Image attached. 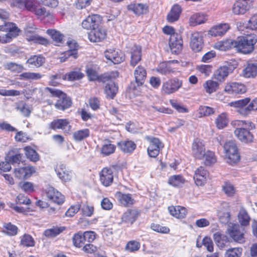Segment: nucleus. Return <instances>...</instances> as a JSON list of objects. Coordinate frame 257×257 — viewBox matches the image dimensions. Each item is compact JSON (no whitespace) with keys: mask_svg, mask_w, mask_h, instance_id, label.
I'll use <instances>...</instances> for the list:
<instances>
[{"mask_svg":"<svg viewBox=\"0 0 257 257\" xmlns=\"http://www.w3.org/2000/svg\"><path fill=\"white\" fill-rule=\"evenodd\" d=\"M237 27L239 31L244 36L238 37L236 40H227L221 41L215 44V47L221 51H226L232 48H235L237 51L243 54H248L254 49V45L257 42L255 35L246 34L244 29L247 28L246 24L243 22L237 23Z\"/></svg>","mask_w":257,"mask_h":257,"instance_id":"f257e3e1","label":"nucleus"},{"mask_svg":"<svg viewBox=\"0 0 257 257\" xmlns=\"http://www.w3.org/2000/svg\"><path fill=\"white\" fill-rule=\"evenodd\" d=\"M231 124L236 128L234 134L238 140L244 143L253 142V136L249 130L255 128L254 123L250 121L236 120Z\"/></svg>","mask_w":257,"mask_h":257,"instance_id":"f03ea898","label":"nucleus"},{"mask_svg":"<svg viewBox=\"0 0 257 257\" xmlns=\"http://www.w3.org/2000/svg\"><path fill=\"white\" fill-rule=\"evenodd\" d=\"M20 29L13 23L8 22L0 26V43L6 44L19 35Z\"/></svg>","mask_w":257,"mask_h":257,"instance_id":"7ed1b4c3","label":"nucleus"},{"mask_svg":"<svg viewBox=\"0 0 257 257\" xmlns=\"http://www.w3.org/2000/svg\"><path fill=\"white\" fill-rule=\"evenodd\" d=\"M46 90L50 92L52 96L58 97V99L55 104L57 108L64 110L71 106V101L65 93L56 88L47 87Z\"/></svg>","mask_w":257,"mask_h":257,"instance_id":"20e7f679","label":"nucleus"},{"mask_svg":"<svg viewBox=\"0 0 257 257\" xmlns=\"http://www.w3.org/2000/svg\"><path fill=\"white\" fill-rule=\"evenodd\" d=\"M226 162L230 165L237 163L240 159L237 148L233 141H229L223 146Z\"/></svg>","mask_w":257,"mask_h":257,"instance_id":"39448f33","label":"nucleus"},{"mask_svg":"<svg viewBox=\"0 0 257 257\" xmlns=\"http://www.w3.org/2000/svg\"><path fill=\"white\" fill-rule=\"evenodd\" d=\"M226 233L235 242L242 243L245 241L244 230L237 224L230 223Z\"/></svg>","mask_w":257,"mask_h":257,"instance_id":"423d86ee","label":"nucleus"},{"mask_svg":"<svg viewBox=\"0 0 257 257\" xmlns=\"http://www.w3.org/2000/svg\"><path fill=\"white\" fill-rule=\"evenodd\" d=\"M182 86V80L175 78L169 79L163 83L162 92L165 94H172L181 88Z\"/></svg>","mask_w":257,"mask_h":257,"instance_id":"0eeeda50","label":"nucleus"},{"mask_svg":"<svg viewBox=\"0 0 257 257\" xmlns=\"http://www.w3.org/2000/svg\"><path fill=\"white\" fill-rule=\"evenodd\" d=\"M252 0H238L233 5L232 12L235 15H243L253 6Z\"/></svg>","mask_w":257,"mask_h":257,"instance_id":"6e6552de","label":"nucleus"},{"mask_svg":"<svg viewBox=\"0 0 257 257\" xmlns=\"http://www.w3.org/2000/svg\"><path fill=\"white\" fill-rule=\"evenodd\" d=\"M146 139L150 143L148 148V155L151 157H156L159 153L160 149L164 147L162 143L158 138L146 137Z\"/></svg>","mask_w":257,"mask_h":257,"instance_id":"1a4fd4ad","label":"nucleus"},{"mask_svg":"<svg viewBox=\"0 0 257 257\" xmlns=\"http://www.w3.org/2000/svg\"><path fill=\"white\" fill-rule=\"evenodd\" d=\"M105 58L114 64H119L124 60V55L118 50L109 49L104 52Z\"/></svg>","mask_w":257,"mask_h":257,"instance_id":"9d476101","label":"nucleus"},{"mask_svg":"<svg viewBox=\"0 0 257 257\" xmlns=\"http://www.w3.org/2000/svg\"><path fill=\"white\" fill-rule=\"evenodd\" d=\"M101 21V18L99 15L89 16L82 22V26L86 30H92L100 26Z\"/></svg>","mask_w":257,"mask_h":257,"instance_id":"9b49d317","label":"nucleus"},{"mask_svg":"<svg viewBox=\"0 0 257 257\" xmlns=\"http://www.w3.org/2000/svg\"><path fill=\"white\" fill-rule=\"evenodd\" d=\"M203 34L199 32H193L190 37V47L195 52H199L203 46Z\"/></svg>","mask_w":257,"mask_h":257,"instance_id":"f8f14e48","label":"nucleus"},{"mask_svg":"<svg viewBox=\"0 0 257 257\" xmlns=\"http://www.w3.org/2000/svg\"><path fill=\"white\" fill-rule=\"evenodd\" d=\"M169 47L173 54H178L181 52L183 41L179 34H174L170 37Z\"/></svg>","mask_w":257,"mask_h":257,"instance_id":"ddd939ff","label":"nucleus"},{"mask_svg":"<svg viewBox=\"0 0 257 257\" xmlns=\"http://www.w3.org/2000/svg\"><path fill=\"white\" fill-rule=\"evenodd\" d=\"M224 90L229 94H237L245 92L246 89L245 86L241 83L230 82L225 85Z\"/></svg>","mask_w":257,"mask_h":257,"instance_id":"4468645a","label":"nucleus"},{"mask_svg":"<svg viewBox=\"0 0 257 257\" xmlns=\"http://www.w3.org/2000/svg\"><path fill=\"white\" fill-rule=\"evenodd\" d=\"M35 172V168L31 166H25L14 170V175L19 179H27Z\"/></svg>","mask_w":257,"mask_h":257,"instance_id":"2eb2a0df","label":"nucleus"},{"mask_svg":"<svg viewBox=\"0 0 257 257\" xmlns=\"http://www.w3.org/2000/svg\"><path fill=\"white\" fill-rule=\"evenodd\" d=\"M46 193L47 198L52 202L60 204L64 201V196L51 186L47 188Z\"/></svg>","mask_w":257,"mask_h":257,"instance_id":"dca6fc26","label":"nucleus"},{"mask_svg":"<svg viewBox=\"0 0 257 257\" xmlns=\"http://www.w3.org/2000/svg\"><path fill=\"white\" fill-rule=\"evenodd\" d=\"M106 37V30L99 26L91 30L88 34L89 40L93 42H100L105 39Z\"/></svg>","mask_w":257,"mask_h":257,"instance_id":"f3484780","label":"nucleus"},{"mask_svg":"<svg viewBox=\"0 0 257 257\" xmlns=\"http://www.w3.org/2000/svg\"><path fill=\"white\" fill-rule=\"evenodd\" d=\"M192 154L196 158L201 159L206 152L203 142L198 139L194 140L192 145Z\"/></svg>","mask_w":257,"mask_h":257,"instance_id":"a211bd4d","label":"nucleus"},{"mask_svg":"<svg viewBox=\"0 0 257 257\" xmlns=\"http://www.w3.org/2000/svg\"><path fill=\"white\" fill-rule=\"evenodd\" d=\"M100 181L104 186H110L113 180V172L109 168H104L99 174Z\"/></svg>","mask_w":257,"mask_h":257,"instance_id":"6ab92c4d","label":"nucleus"},{"mask_svg":"<svg viewBox=\"0 0 257 257\" xmlns=\"http://www.w3.org/2000/svg\"><path fill=\"white\" fill-rule=\"evenodd\" d=\"M208 176V172L204 168L200 166L195 171L194 180L197 186L204 185L207 177Z\"/></svg>","mask_w":257,"mask_h":257,"instance_id":"aec40b11","label":"nucleus"},{"mask_svg":"<svg viewBox=\"0 0 257 257\" xmlns=\"http://www.w3.org/2000/svg\"><path fill=\"white\" fill-rule=\"evenodd\" d=\"M131 55V65L135 66L141 60L142 58L141 48L137 45H134L130 49Z\"/></svg>","mask_w":257,"mask_h":257,"instance_id":"412c9836","label":"nucleus"},{"mask_svg":"<svg viewBox=\"0 0 257 257\" xmlns=\"http://www.w3.org/2000/svg\"><path fill=\"white\" fill-rule=\"evenodd\" d=\"M230 29L228 24H220L212 27L208 32V34L212 36H221L224 35Z\"/></svg>","mask_w":257,"mask_h":257,"instance_id":"4be33fe9","label":"nucleus"},{"mask_svg":"<svg viewBox=\"0 0 257 257\" xmlns=\"http://www.w3.org/2000/svg\"><path fill=\"white\" fill-rule=\"evenodd\" d=\"M51 127L53 130L61 129L65 132L69 133L71 131V126L66 119H58L51 123Z\"/></svg>","mask_w":257,"mask_h":257,"instance_id":"5701e85b","label":"nucleus"},{"mask_svg":"<svg viewBox=\"0 0 257 257\" xmlns=\"http://www.w3.org/2000/svg\"><path fill=\"white\" fill-rule=\"evenodd\" d=\"M135 82L137 86L143 85L147 76V72L144 67L138 66L134 71Z\"/></svg>","mask_w":257,"mask_h":257,"instance_id":"b1692460","label":"nucleus"},{"mask_svg":"<svg viewBox=\"0 0 257 257\" xmlns=\"http://www.w3.org/2000/svg\"><path fill=\"white\" fill-rule=\"evenodd\" d=\"M115 196L119 203L124 206H130L134 203V199L130 194H124L118 192L115 194Z\"/></svg>","mask_w":257,"mask_h":257,"instance_id":"393cba45","label":"nucleus"},{"mask_svg":"<svg viewBox=\"0 0 257 257\" xmlns=\"http://www.w3.org/2000/svg\"><path fill=\"white\" fill-rule=\"evenodd\" d=\"M207 20V16L203 13H196L189 18V23L191 26H196L205 23Z\"/></svg>","mask_w":257,"mask_h":257,"instance_id":"a878e982","label":"nucleus"},{"mask_svg":"<svg viewBox=\"0 0 257 257\" xmlns=\"http://www.w3.org/2000/svg\"><path fill=\"white\" fill-rule=\"evenodd\" d=\"M170 213L177 218H183L187 214L186 209L180 206L168 207Z\"/></svg>","mask_w":257,"mask_h":257,"instance_id":"bb28decb","label":"nucleus"},{"mask_svg":"<svg viewBox=\"0 0 257 257\" xmlns=\"http://www.w3.org/2000/svg\"><path fill=\"white\" fill-rule=\"evenodd\" d=\"M181 13V8L180 6L178 5H174L167 15V21L170 23H173L177 21L179 19Z\"/></svg>","mask_w":257,"mask_h":257,"instance_id":"cd10ccee","label":"nucleus"},{"mask_svg":"<svg viewBox=\"0 0 257 257\" xmlns=\"http://www.w3.org/2000/svg\"><path fill=\"white\" fill-rule=\"evenodd\" d=\"M55 170L59 178L63 181L67 182L71 180V172L66 170L64 165L60 164Z\"/></svg>","mask_w":257,"mask_h":257,"instance_id":"c85d7f7f","label":"nucleus"},{"mask_svg":"<svg viewBox=\"0 0 257 257\" xmlns=\"http://www.w3.org/2000/svg\"><path fill=\"white\" fill-rule=\"evenodd\" d=\"M117 91L118 87L114 82L110 81L106 84L104 91L107 98H113L116 94Z\"/></svg>","mask_w":257,"mask_h":257,"instance_id":"c756f323","label":"nucleus"},{"mask_svg":"<svg viewBox=\"0 0 257 257\" xmlns=\"http://www.w3.org/2000/svg\"><path fill=\"white\" fill-rule=\"evenodd\" d=\"M219 86V84L217 82L211 79L206 81L203 84L205 91L209 94L216 91Z\"/></svg>","mask_w":257,"mask_h":257,"instance_id":"7c9ffc66","label":"nucleus"},{"mask_svg":"<svg viewBox=\"0 0 257 257\" xmlns=\"http://www.w3.org/2000/svg\"><path fill=\"white\" fill-rule=\"evenodd\" d=\"M128 10L133 12L136 15H141L146 13L148 11V7L143 4H131L127 6Z\"/></svg>","mask_w":257,"mask_h":257,"instance_id":"2f4dec72","label":"nucleus"},{"mask_svg":"<svg viewBox=\"0 0 257 257\" xmlns=\"http://www.w3.org/2000/svg\"><path fill=\"white\" fill-rule=\"evenodd\" d=\"M230 69L227 66L219 67L214 73V78L219 81H222L227 77Z\"/></svg>","mask_w":257,"mask_h":257,"instance_id":"473e14b6","label":"nucleus"},{"mask_svg":"<svg viewBox=\"0 0 257 257\" xmlns=\"http://www.w3.org/2000/svg\"><path fill=\"white\" fill-rule=\"evenodd\" d=\"M238 220L241 226H246L249 225L250 220L247 211L243 208H240L238 214Z\"/></svg>","mask_w":257,"mask_h":257,"instance_id":"72a5a7b5","label":"nucleus"},{"mask_svg":"<svg viewBox=\"0 0 257 257\" xmlns=\"http://www.w3.org/2000/svg\"><path fill=\"white\" fill-rule=\"evenodd\" d=\"M115 150V146L110 143V141H105L103 143L100 152L102 156H107L113 154Z\"/></svg>","mask_w":257,"mask_h":257,"instance_id":"f704fd0d","label":"nucleus"},{"mask_svg":"<svg viewBox=\"0 0 257 257\" xmlns=\"http://www.w3.org/2000/svg\"><path fill=\"white\" fill-rule=\"evenodd\" d=\"M120 150L124 153L132 152L136 147V144L131 141H123L118 143Z\"/></svg>","mask_w":257,"mask_h":257,"instance_id":"c9c22d12","label":"nucleus"},{"mask_svg":"<svg viewBox=\"0 0 257 257\" xmlns=\"http://www.w3.org/2000/svg\"><path fill=\"white\" fill-rule=\"evenodd\" d=\"M243 74L247 78L254 77L257 75V63L248 64L243 71Z\"/></svg>","mask_w":257,"mask_h":257,"instance_id":"e433bc0d","label":"nucleus"},{"mask_svg":"<svg viewBox=\"0 0 257 257\" xmlns=\"http://www.w3.org/2000/svg\"><path fill=\"white\" fill-rule=\"evenodd\" d=\"M213 238L217 245L220 248H224L226 243L228 242V238L227 236L219 232L214 234Z\"/></svg>","mask_w":257,"mask_h":257,"instance_id":"4c0bfd02","label":"nucleus"},{"mask_svg":"<svg viewBox=\"0 0 257 257\" xmlns=\"http://www.w3.org/2000/svg\"><path fill=\"white\" fill-rule=\"evenodd\" d=\"M137 217V211L135 210H130L123 213L121 219L122 222L132 224L136 220Z\"/></svg>","mask_w":257,"mask_h":257,"instance_id":"58836bf2","label":"nucleus"},{"mask_svg":"<svg viewBox=\"0 0 257 257\" xmlns=\"http://www.w3.org/2000/svg\"><path fill=\"white\" fill-rule=\"evenodd\" d=\"M202 159L203 160L204 164L207 166H211L217 161L214 153L209 150L206 151L203 154V157Z\"/></svg>","mask_w":257,"mask_h":257,"instance_id":"ea45409f","label":"nucleus"},{"mask_svg":"<svg viewBox=\"0 0 257 257\" xmlns=\"http://www.w3.org/2000/svg\"><path fill=\"white\" fill-rule=\"evenodd\" d=\"M42 75L40 73L25 72L19 75V79L22 80L34 81L41 79Z\"/></svg>","mask_w":257,"mask_h":257,"instance_id":"a19ab883","label":"nucleus"},{"mask_svg":"<svg viewBox=\"0 0 257 257\" xmlns=\"http://www.w3.org/2000/svg\"><path fill=\"white\" fill-rule=\"evenodd\" d=\"M27 39L29 41H33L35 43H37L41 45H47L49 43V41L42 37L39 36L36 34H32L29 36L28 32L26 31Z\"/></svg>","mask_w":257,"mask_h":257,"instance_id":"79ce46f5","label":"nucleus"},{"mask_svg":"<svg viewBox=\"0 0 257 257\" xmlns=\"http://www.w3.org/2000/svg\"><path fill=\"white\" fill-rule=\"evenodd\" d=\"M65 229L64 226H56L50 229H46L44 232V235L48 237H54L56 235L59 234Z\"/></svg>","mask_w":257,"mask_h":257,"instance_id":"37998d69","label":"nucleus"},{"mask_svg":"<svg viewBox=\"0 0 257 257\" xmlns=\"http://www.w3.org/2000/svg\"><path fill=\"white\" fill-rule=\"evenodd\" d=\"M89 130L87 128L75 131L73 134V139L77 141H81L89 136Z\"/></svg>","mask_w":257,"mask_h":257,"instance_id":"c03bdc74","label":"nucleus"},{"mask_svg":"<svg viewBox=\"0 0 257 257\" xmlns=\"http://www.w3.org/2000/svg\"><path fill=\"white\" fill-rule=\"evenodd\" d=\"M45 62V58L41 55H34L31 57L27 61V63L34 67H39Z\"/></svg>","mask_w":257,"mask_h":257,"instance_id":"a18cd8bd","label":"nucleus"},{"mask_svg":"<svg viewBox=\"0 0 257 257\" xmlns=\"http://www.w3.org/2000/svg\"><path fill=\"white\" fill-rule=\"evenodd\" d=\"M184 178L180 175H174L169 178V183L174 187H180L185 182Z\"/></svg>","mask_w":257,"mask_h":257,"instance_id":"49530a36","label":"nucleus"},{"mask_svg":"<svg viewBox=\"0 0 257 257\" xmlns=\"http://www.w3.org/2000/svg\"><path fill=\"white\" fill-rule=\"evenodd\" d=\"M215 122L217 127L219 129L225 127L228 122L226 113H222L219 114L216 118Z\"/></svg>","mask_w":257,"mask_h":257,"instance_id":"de8ad7c7","label":"nucleus"},{"mask_svg":"<svg viewBox=\"0 0 257 257\" xmlns=\"http://www.w3.org/2000/svg\"><path fill=\"white\" fill-rule=\"evenodd\" d=\"M27 157L31 161L37 162L39 160V156L36 151L30 147H26L24 148Z\"/></svg>","mask_w":257,"mask_h":257,"instance_id":"09e8293b","label":"nucleus"},{"mask_svg":"<svg viewBox=\"0 0 257 257\" xmlns=\"http://www.w3.org/2000/svg\"><path fill=\"white\" fill-rule=\"evenodd\" d=\"M36 16L39 17H52V14L44 7H36L34 9L33 12Z\"/></svg>","mask_w":257,"mask_h":257,"instance_id":"8fccbe9b","label":"nucleus"},{"mask_svg":"<svg viewBox=\"0 0 257 257\" xmlns=\"http://www.w3.org/2000/svg\"><path fill=\"white\" fill-rule=\"evenodd\" d=\"M47 33L51 37L52 39L56 43H59L62 42L63 35L59 31L53 29H49L47 30Z\"/></svg>","mask_w":257,"mask_h":257,"instance_id":"3c124183","label":"nucleus"},{"mask_svg":"<svg viewBox=\"0 0 257 257\" xmlns=\"http://www.w3.org/2000/svg\"><path fill=\"white\" fill-rule=\"evenodd\" d=\"M16 108L26 117H28L31 112L30 107L27 104L23 102H20L18 103Z\"/></svg>","mask_w":257,"mask_h":257,"instance_id":"603ef678","label":"nucleus"},{"mask_svg":"<svg viewBox=\"0 0 257 257\" xmlns=\"http://www.w3.org/2000/svg\"><path fill=\"white\" fill-rule=\"evenodd\" d=\"M19 187L26 193H30L34 191V185L33 183L28 181H22L19 183Z\"/></svg>","mask_w":257,"mask_h":257,"instance_id":"864d4df0","label":"nucleus"},{"mask_svg":"<svg viewBox=\"0 0 257 257\" xmlns=\"http://www.w3.org/2000/svg\"><path fill=\"white\" fill-rule=\"evenodd\" d=\"M73 242L75 246L78 247L82 246L85 242L83 233L79 232L75 234L73 237Z\"/></svg>","mask_w":257,"mask_h":257,"instance_id":"5fc2aeb1","label":"nucleus"},{"mask_svg":"<svg viewBox=\"0 0 257 257\" xmlns=\"http://www.w3.org/2000/svg\"><path fill=\"white\" fill-rule=\"evenodd\" d=\"M21 244L24 246H33L35 241L30 235L25 234L21 237Z\"/></svg>","mask_w":257,"mask_h":257,"instance_id":"6e6d98bb","label":"nucleus"},{"mask_svg":"<svg viewBox=\"0 0 257 257\" xmlns=\"http://www.w3.org/2000/svg\"><path fill=\"white\" fill-rule=\"evenodd\" d=\"M242 251V248L239 247L229 249L226 251L225 257H240Z\"/></svg>","mask_w":257,"mask_h":257,"instance_id":"4d7b16f0","label":"nucleus"},{"mask_svg":"<svg viewBox=\"0 0 257 257\" xmlns=\"http://www.w3.org/2000/svg\"><path fill=\"white\" fill-rule=\"evenodd\" d=\"M83 75L79 70L72 71L65 75V79L68 80L73 81L75 80H78L82 78Z\"/></svg>","mask_w":257,"mask_h":257,"instance_id":"13d9d810","label":"nucleus"},{"mask_svg":"<svg viewBox=\"0 0 257 257\" xmlns=\"http://www.w3.org/2000/svg\"><path fill=\"white\" fill-rule=\"evenodd\" d=\"M222 189L224 193L228 196H233L235 193V189L230 183L226 182L222 186Z\"/></svg>","mask_w":257,"mask_h":257,"instance_id":"bf43d9fd","label":"nucleus"},{"mask_svg":"<svg viewBox=\"0 0 257 257\" xmlns=\"http://www.w3.org/2000/svg\"><path fill=\"white\" fill-rule=\"evenodd\" d=\"M5 67L14 72H21L24 70L23 66L15 63L10 62L5 65Z\"/></svg>","mask_w":257,"mask_h":257,"instance_id":"052dcab7","label":"nucleus"},{"mask_svg":"<svg viewBox=\"0 0 257 257\" xmlns=\"http://www.w3.org/2000/svg\"><path fill=\"white\" fill-rule=\"evenodd\" d=\"M70 57H72L73 59H76L77 58V52L75 51H67L63 54L61 56L59 57V59L60 62H63Z\"/></svg>","mask_w":257,"mask_h":257,"instance_id":"680f3d73","label":"nucleus"},{"mask_svg":"<svg viewBox=\"0 0 257 257\" xmlns=\"http://www.w3.org/2000/svg\"><path fill=\"white\" fill-rule=\"evenodd\" d=\"M140 247V242L135 240H131L127 243L125 249L126 250L130 252H133L138 250Z\"/></svg>","mask_w":257,"mask_h":257,"instance_id":"e2e57ef3","label":"nucleus"},{"mask_svg":"<svg viewBox=\"0 0 257 257\" xmlns=\"http://www.w3.org/2000/svg\"><path fill=\"white\" fill-rule=\"evenodd\" d=\"M249 98H245L237 101L231 102L229 103V105L230 106L239 107V108H240L245 106L249 102Z\"/></svg>","mask_w":257,"mask_h":257,"instance_id":"0e129e2a","label":"nucleus"},{"mask_svg":"<svg viewBox=\"0 0 257 257\" xmlns=\"http://www.w3.org/2000/svg\"><path fill=\"white\" fill-rule=\"evenodd\" d=\"M4 232L8 235H14L17 233L18 228L17 226L12 224L11 223H6L4 225Z\"/></svg>","mask_w":257,"mask_h":257,"instance_id":"69168bd1","label":"nucleus"},{"mask_svg":"<svg viewBox=\"0 0 257 257\" xmlns=\"http://www.w3.org/2000/svg\"><path fill=\"white\" fill-rule=\"evenodd\" d=\"M197 69L205 76H209L212 71V66L209 65H201L197 67Z\"/></svg>","mask_w":257,"mask_h":257,"instance_id":"338daca9","label":"nucleus"},{"mask_svg":"<svg viewBox=\"0 0 257 257\" xmlns=\"http://www.w3.org/2000/svg\"><path fill=\"white\" fill-rule=\"evenodd\" d=\"M80 207L81 205L78 203L71 205L66 212L65 215L70 217L73 216L80 209Z\"/></svg>","mask_w":257,"mask_h":257,"instance_id":"774afa93","label":"nucleus"}]
</instances>
